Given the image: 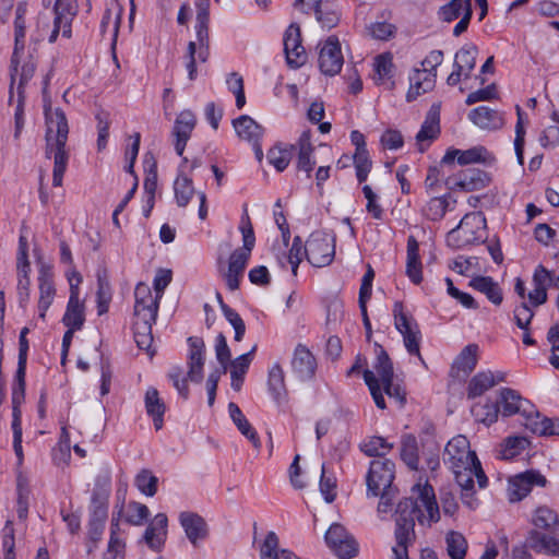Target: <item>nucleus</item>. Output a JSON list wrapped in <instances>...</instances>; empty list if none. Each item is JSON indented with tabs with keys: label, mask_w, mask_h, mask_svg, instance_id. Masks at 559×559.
Returning a JSON list of instances; mask_svg holds the SVG:
<instances>
[{
	"label": "nucleus",
	"mask_w": 559,
	"mask_h": 559,
	"mask_svg": "<svg viewBox=\"0 0 559 559\" xmlns=\"http://www.w3.org/2000/svg\"><path fill=\"white\" fill-rule=\"evenodd\" d=\"M443 462L453 472L455 480L462 489L463 502L472 509L475 508L474 477L479 488L487 486L488 478L476 453L471 450L469 441L465 436L459 435L447 443Z\"/></svg>",
	"instance_id": "f257e3e1"
},
{
	"label": "nucleus",
	"mask_w": 559,
	"mask_h": 559,
	"mask_svg": "<svg viewBox=\"0 0 559 559\" xmlns=\"http://www.w3.org/2000/svg\"><path fill=\"white\" fill-rule=\"evenodd\" d=\"M45 120V155L47 158H53L52 185L60 187L69 162V152L66 148L69 134L68 120L61 108L52 109L47 105Z\"/></svg>",
	"instance_id": "f03ea898"
},
{
	"label": "nucleus",
	"mask_w": 559,
	"mask_h": 559,
	"mask_svg": "<svg viewBox=\"0 0 559 559\" xmlns=\"http://www.w3.org/2000/svg\"><path fill=\"white\" fill-rule=\"evenodd\" d=\"M413 493L416 497L405 498L399 502L395 520L403 519L412 522L417 520L420 524L439 521L440 513L433 488L430 485L421 487L418 484L414 486Z\"/></svg>",
	"instance_id": "7ed1b4c3"
},
{
	"label": "nucleus",
	"mask_w": 559,
	"mask_h": 559,
	"mask_svg": "<svg viewBox=\"0 0 559 559\" xmlns=\"http://www.w3.org/2000/svg\"><path fill=\"white\" fill-rule=\"evenodd\" d=\"M26 11L27 4L20 2L16 7L14 19V50L11 58V86L19 80L16 93H19L20 88L24 91V85L33 78L36 68L35 63L28 60L24 61L21 69H19L21 55L24 52L25 48Z\"/></svg>",
	"instance_id": "20e7f679"
},
{
	"label": "nucleus",
	"mask_w": 559,
	"mask_h": 559,
	"mask_svg": "<svg viewBox=\"0 0 559 559\" xmlns=\"http://www.w3.org/2000/svg\"><path fill=\"white\" fill-rule=\"evenodd\" d=\"M189 355H188V372L187 377H182V368L180 366L173 367L168 372V378L173 381L174 386L178 393L187 399L189 395V388L187 381L201 383L203 380V367L205 362V344L203 338L191 336L188 338Z\"/></svg>",
	"instance_id": "39448f33"
},
{
	"label": "nucleus",
	"mask_w": 559,
	"mask_h": 559,
	"mask_svg": "<svg viewBox=\"0 0 559 559\" xmlns=\"http://www.w3.org/2000/svg\"><path fill=\"white\" fill-rule=\"evenodd\" d=\"M242 234L243 246L236 249L229 257L228 270L225 273L226 285L229 290L239 288V278L242 276L247 263L251 257V251L255 243V236L252 224L247 216L246 221L242 219L240 225Z\"/></svg>",
	"instance_id": "423d86ee"
},
{
	"label": "nucleus",
	"mask_w": 559,
	"mask_h": 559,
	"mask_svg": "<svg viewBox=\"0 0 559 559\" xmlns=\"http://www.w3.org/2000/svg\"><path fill=\"white\" fill-rule=\"evenodd\" d=\"M392 311L394 317V325L403 336L406 350L411 355H416L424 364L425 361L420 355L419 349L421 333L417 322L405 312L402 301H395Z\"/></svg>",
	"instance_id": "0eeeda50"
},
{
	"label": "nucleus",
	"mask_w": 559,
	"mask_h": 559,
	"mask_svg": "<svg viewBox=\"0 0 559 559\" xmlns=\"http://www.w3.org/2000/svg\"><path fill=\"white\" fill-rule=\"evenodd\" d=\"M485 217L481 213H467L460 221L459 225L447 235V243L453 249H461L480 239L478 230L485 225Z\"/></svg>",
	"instance_id": "6e6552de"
},
{
	"label": "nucleus",
	"mask_w": 559,
	"mask_h": 559,
	"mask_svg": "<svg viewBox=\"0 0 559 559\" xmlns=\"http://www.w3.org/2000/svg\"><path fill=\"white\" fill-rule=\"evenodd\" d=\"M395 464L389 459H377L371 461L367 474L368 495L377 497L381 490L394 489L392 487L395 477Z\"/></svg>",
	"instance_id": "1a4fd4ad"
},
{
	"label": "nucleus",
	"mask_w": 559,
	"mask_h": 559,
	"mask_svg": "<svg viewBox=\"0 0 559 559\" xmlns=\"http://www.w3.org/2000/svg\"><path fill=\"white\" fill-rule=\"evenodd\" d=\"M307 242L308 262L316 267L329 265L335 254L334 237L323 231L312 233Z\"/></svg>",
	"instance_id": "9d476101"
},
{
	"label": "nucleus",
	"mask_w": 559,
	"mask_h": 559,
	"mask_svg": "<svg viewBox=\"0 0 559 559\" xmlns=\"http://www.w3.org/2000/svg\"><path fill=\"white\" fill-rule=\"evenodd\" d=\"M325 543L340 559L354 558L358 552L356 539L338 523L329 527L325 533Z\"/></svg>",
	"instance_id": "9b49d317"
},
{
	"label": "nucleus",
	"mask_w": 559,
	"mask_h": 559,
	"mask_svg": "<svg viewBox=\"0 0 559 559\" xmlns=\"http://www.w3.org/2000/svg\"><path fill=\"white\" fill-rule=\"evenodd\" d=\"M490 180V176L486 171L478 168H467L449 176L445 179V185L450 190L473 192L486 188Z\"/></svg>",
	"instance_id": "f8f14e48"
},
{
	"label": "nucleus",
	"mask_w": 559,
	"mask_h": 559,
	"mask_svg": "<svg viewBox=\"0 0 559 559\" xmlns=\"http://www.w3.org/2000/svg\"><path fill=\"white\" fill-rule=\"evenodd\" d=\"M547 480L538 471L530 469L518 474L510 479L509 500L518 502L525 498L532 490L533 486L544 487Z\"/></svg>",
	"instance_id": "ddd939ff"
},
{
	"label": "nucleus",
	"mask_w": 559,
	"mask_h": 559,
	"mask_svg": "<svg viewBox=\"0 0 559 559\" xmlns=\"http://www.w3.org/2000/svg\"><path fill=\"white\" fill-rule=\"evenodd\" d=\"M78 13L76 0H56L53 29L49 36V41L55 43L59 32L62 36L71 37V24Z\"/></svg>",
	"instance_id": "4468645a"
},
{
	"label": "nucleus",
	"mask_w": 559,
	"mask_h": 559,
	"mask_svg": "<svg viewBox=\"0 0 559 559\" xmlns=\"http://www.w3.org/2000/svg\"><path fill=\"white\" fill-rule=\"evenodd\" d=\"M344 63L341 45L335 36H330L319 51V68L325 75H336Z\"/></svg>",
	"instance_id": "2eb2a0df"
},
{
	"label": "nucleus",
	"mask_w": 559,
	"mask_h": 559,
	"mask_svg": "<svg viewBox=\"0 0 559 559\" xmlns=\"http://www.w3.org/2000/svg\"><path fill=\"white\" fill-rule=\"evenodd\" d=\"M73 276L76 283L73 284L70 278V297L67 305L66 313L62 318V323L67 328H74L81 330L85 322L84 304L79 297V284L82 282V277L79 273H74Z\"/></svg>",
	"instance_id": "dca6fc26"
},
{
	"label": "nucleus",
	"mask_w": 559,
	"mask_h": 559,
	"mask_svg": "<svg viewBox=\"0 0 559 559\" xmlns=\"http://www.w3.org/2000/svg\"><path fill=\"white\" fill-rule=\"evenodd\" d=\"M179 522L187 538L194 547L209 535L207 524L198 513L183 511L179 514Z\"/></svg>",
	"instance_id": "f3484780"
},
{
	"label": "nucleus",
	"mask_w": 559,
	"mask_h": 559,
	"mask_svg": "<svg viewBox=\"0 0 559 559\" xmlns=\"http://www.w3.org/2000/svg\"><path fill=\"white\" fill-rule=\"evenodd\" d=\"M195 116L191 110H182L176 118L173 135L176 138L175 151L179 156H182L186 144L191 136L195 127Z\"/></svg>",
	"instance_id": "a211bd4d"
},
{
	"label": "nucleus",
	"mask_w": 559,
	"mask_h": 559,
	"mask_svg": "<svg viewBox=\"0 0 559 559\" xmlns=\"http://www.w3.org/2000/svg\"><path fill=\"white\" fill-rule=\"evenodd\" d=\"M168 519L165 513H158L146 527L143 540L153 551H160L167 537Z\"/></svg>",
	"instance_id": "6ab92c4d"
},
{
	"label": "nucleus",
	"mask_w": 559,
	"mask_h": 559,
	"mask_svg": "<svg viewBox=\"0 0 559 559\" xmlns=\"http://www.w3.org/2000/svg\"><path fill=\"white\" fill-rule=\"evenodd\" d=\"M39 300L38 310L39 318L45 319L46 312L50 307L56 289L53 285V273L50 266L43 265L38 275Z\"/></svg>",
	"instance_id": "aec40b11"
},
{
	"label": "nucleus",
	"mask_w": 559,
	"mask_h": 559,
	"mask_svg": "<svg viewBox=\"0 0 559 559\" xmlns=\"http://www.w3.org/2000/svg\"><path fill=\"white\" fill-rule=\"evenodd\" d=\"M292 367L301 380H309L314 376L317 361L312 353L302 344L295 348Z\"/></svg>",
	"instance_id": "412c9836"
},
{
	"label": "nucleus",
	"mask_w": 559,
	"mask_h": 559,
	"mask_svg": "<svg viewBox=\"0 0 559 559\" xmlns=\"http://www.w3.org/2000/svg\"><path fill=\"white\" fill-rule=\"evenodd\" d=\"M487 150L484 146H475L466 151L450 148L441 159V166H450L456 159L460 165L486 162Z\"/></svg>",
	"instance_id": "4be33fe9"
},
{
	"label": "nucleus",
	"mask_w": 559,
	"mask_h": 559,
	"mask_svg": "<svg viewBox=\"0 0 559 559\" xmlns=\"http://www.w3.org/2000/svg\"><path fill=\"white\" fill-rule=\"evenodd\" d=\"M468 118L473 123L486 130H499L504 126L501 112L487 106H479L471 110Z\"/></svg>",
	"instance_id": "5701e85b"
},
{
	"label": "nucleus",
	"mask_w": 559,
	"mask_h": 559,
	"mask_svg": "<svg viewBox=\"0 0 559 559\" xmlns=\"http://www.w3.org/2000/svg\"><path fill=\"white\" fill-rule=\"evenodd\" d=\"M296 148H298L297 169L305 171L307 176L310 177L316 166V160L312 156L314 146L311 143V132L309 130L300 134L295 145V150Z\"/></svg>",
	"instance_id": "b1692460"
},
{
	"label": "nucleus",
	"mask_w": 559,
	"mask_h": 559,
	"mask_svg": "<svg viewBox=\"0 0 559 559\" xmlns=\"http://www.w3.org/2000/svg\"><path fill=\"white\" fill-rule=\"evenodd\" d=\"M440 133V106L432 105L426 115L425 121L421 124L419 132L416 135V140L419 145V150L423 152V142L437 139Z\"/></svg>",
	"instance_id": "393cba45"
},
{
	"label": "nucleus",
	"mask_w": 559,
	"mask_h": 559,
	"mask_svg": "<svg viewBox=\"0 0 559 559\" xmlns=\"http://www.w3.org/2000/svg\"><path fill=\"white\" fill-rule=\"evenodd\" d=\"M437 73L415 69L409 78L411 87L406 98L408 102L416 99L420 94L427 93L435 87Z\"/></svg>",
	"instance_id": "a878e982"
},
{
	"label": "nucleus",
	"mask_w": 559,
	"mask_h": 559,
	"mask_svg": "<svg viewBox=\"0 0 559 559\" xmlns=\"http://www.w3.org/2000/svg\"><path fill=\"white\" fill-rule=\"evenodd\" d=\"M498 405L502 407V415L506 417L512 416L518 413H522L526 415V409L523 407L524 403H528L525 401L518 391L503 388L499 392V401Z\"/></svg>",
	"instance_id": "bb28decb"
},
{
	"label": "nucleus",
	"mask_w": 559,
	"mask_h": 559,
	"mask_svg": "<svg viewBox=\"0 0 559 559\" xmlns=\"http://www.w3.org/2000/svg\"><path fill=\"white\" fill-rule=\"evenodd\" d=\"M406 274L414 284L423 281L419 243L412 235L407 238Z\"/></svg>",
	"instance_id": "cd10ccee"
},
{
	"label": "nucleus",
	"mask_w": 559,
	"mask_h": 559,
	"mask_svg": "<svg viewBox=\"0 0 559 559\" xmlns=\"http://www.w3.org/2000/svg\"><path fill=\"white\" fill-rule=\"evenodd\" d=\"M257 350V345H254L250 352L240 355L236 359H234L231 362H229L230 367V378H231V388L235 391H240L241 386L243 384L245 374L247 373L250 364L253 359V355Z\"/></svg>",
	"instance_id": "c85d7f7f"
},
{
	"label": "nucleus",
	"mask_w": 559,
	"mask_h": 559,
	"mask_svg": "<svg viewBox=\"0 0 559 559\" xmlns=\"http://www.w3.org/2000/svg\"><path fill=\"white\" fill-rule=\"evenodd\" d=\"M144 404L147 415L153 419L155 429H162L164 425V414L166 406L155 388L147 389L144 397Z\"/></svg>",
	"instance_id": "c756f323"
},
{
	"label": "nucleus",
	"mask_w": 559,
	"mask_h": 559,
	"mask_svg": "<svg viewBox=\"0 0 559 559\" xmlns=\"http://www.w3.org/2000/svg\"><path fill=\"white\" fill-rule=\"evenodd\" d=\"M233 124L238 136L250 143H255L257 141H260L264 133L263 127L247 115L240 116L237 119H235L233 121Z\"/></svg>",
	"instance_id": "7c9ffc66"
},
{
	"label": "nucleus",
	"mask_w": 559,
	"mask_h": 559,
	"mask_svg": "<svg viewBox=\"0 0 559 559\" xmlns=\"http://www.w3.org/2000/svg\"><path fill=\"white\" fill-rule=\"evenodd\" d=\"M469 286L486 295L489 301L493 305L499 306L503 300L502 290L497 282L490 276H475L471 280Z\"/></svg>",
	"instance_id": "2f4dec72"
},
{
	"label": "nucleus",
	"mask_w": 559,
	"mask_h": 559,
	"mask_svg": "<svg viewBox=\"0 0 559 559\" xmlns=\"http://www.w3.org/2000/svg\"><path fill=\"white\" fill-rule=\"evenodd\" d=\"M394 536L396 546L392 548L393 555L395 556V551L402 549L408 551V547L415 543L416 538L415 522L403 521V519L395 520Z\"/></svg>",
	"instance_id": "473e14b6"
},
{
	"label": "nucleus",
	"mask_w": 559,
	"mask_h": 559,
	"mask_svg": "<svg viewBox=\"0 0 559 559\" xmlns=\"http://www.w3.org/2000/svg\"><path fill=\"white\" fill-rule=\"evenodd\" d=\"M527 543L532 549L537 552L559 556V539L545 535L536 530L528 532Z\"/></svg>",
	"instance_id": "72a5a7b5"
},
{
	"label": "nucleus",
	"mask_w": 559,
	"mask_h": 559,
	"mask_svg": "<svg viewBox=\"0 0 559 559\" xmlns=\"http://www.w3.org/2000/svg\"><path fill=\"white\" fill-rule=\"evenodd\" d=\"M313 12L317 21L326 29L335 27L341 19L338 5L333 0H324V2L319 3Z\"/></svg>",
	"instance_id": "f704fd0d"
},
{
	"label": "nucleus",
	"mask_w": 559,
	"mask_h": 559,
	"mask_svg": "<svg viewBox=\"0 0 559 559\" xmlns=\"http://www.w3.org/2000/svg\"><path fill=\"white\" fill-rule=\"evenodd\" d=\"M496 385L495 376L491 370L479 371L473 376L467 385V397L475 399Z\"/></svg>",
	"instance_id": "c9c22d12"
},
{
	"label": "nucleus",
	"mask_w": 559,
	"mask_h": 559,
	"mask_svg": "<svg viewBox=\"0 0 559 559\" xmlns=\"http://www.w3.org/2000/svg\"><path fill=\"white\" fill-rule=\"evenodd\" d=\"M228 411H229L230 418L233 419L234 424L237 426L238 430L252 442L254 448H259L260 441H259L258 435H257L255 430L252 428V426L250 425V423L247 420L245 415L242 414L239 406L236 403L230 402L228 404Z\"/></svg>",
	"instance_id": "e433bc0d"
},
{
	"label": "nucleus",
	"mask_w": 559,
	"mask_h": 559,
	"mask_svg": "<svg viewBox=\"0 0 559 559\" xmlns=\"http://www.w3.org/2000/svg\"><path fill=\"white\" fill-rule=\"evenodd\" d=\"M134 312H144L145 310H153L156 308L158 311L159 308V299L157 296L153 298L151 288L145 283H139L134 289Z\"/></svg>",
	"instance_id": "4c0bfd02"
},
{
	"label": "nucleus",
	"mask_w": 559,
	"mask_h": 559,
	"mask_svg": "<svg viewBox=\"0 0 559 559\" xmlns=\"http://www.w3.org/2000/svg\"><path fill=\"white\" fill-rule=\"evenodd\" d=\"M304 258L308 260L307 242L304 245L301 238L296 236L293 240L288 254L283 259H278V261L283 267L286 266V262L289 263L292 265L293 274L297 275L298 266Z\"/></svg>",
	"instance_id": "58836bf2"
},
{
	"label": "nucleus",
	"mask_w": 559,
	"mask_h": 559,
	"mask_svg": "<svg viewBox=\"0 0 559 559\" xmlns=\"http://www.w3.org/2000/svg\"><path fill=\"white\" fill-rule=\"evenodd\" d=\"M478 350L479 347L477 344L466 345L455 358L453 368H456L459 371H463L466 374L471 373L477 366Z\"/></svg>",
	"instance_id": "ea45409f"
},
{
	"label": "nucleus",
	"mask_w": 559,
	"mask_h": 559,
	"mask_svg": "<svg viewBox=\"0 0 559 559\" xmlns=\"http://www.w3.org/2000/svg\"><path fill=\"white\" fill-rule=\"evenodd\" d=\"M477 48L474 45H464L454 57L453 68H462L465 80L472 74L476 66Z\"/></svg>",
	"instance_id": "a19ab883"
},
{
	"label": "nucleus",
	"mask_w": 559,
	"mask_h": 559,
	"mask_svg": "<svg viewBox=\"0 0 559 559\" xmlns=\"http://www.w3.org/2000/svg\"><path fill=\"white\" fill-rule=\"evenodd\" d=\"M294 151L295 145H275L269 150L267 160L277 171H283L289 165Z\"/></svg>",
	"instance_id": "79ce46f5"
},
{
	"label": "nucleus",
	"mask_w": 559,
	"mask_h": 559,
	"mask_svg": "<svg viewBox=\"0 0 559 559\" xmlns=\"http://www.w3.org/2000/svg\"><path fill=\"white\" fill-rule=\"evenodd\" d=\"M267 385L271 394L276 402H281L286 397V388L284 381V371L280 364H274L269 371Z\"/></svg>",
	"instance_id": "37998d69"
},
{
	"label": "nucleus",
	"mask_w": 559,
	"mask_h": 559,
	"mask_svg": "<svg viewBox=\"0 0 559 559\" xmlns=\"http://www.w3.org/2000/svg\"><path fill=\"white\" fill-rule=\"evenodd\" d=\"M447 552L451 559H465L467 540L463 534L450 531L445 535Z\"/></svg>",
	"instance_id": "c03bdc74"
},
{
	"label": "nucleus",
	"mask_w": 559,
	"mask_h": 559,
	"mask_svg": "<svg viewBox=\"0 0 559 559\" xmlns=\"http://www.w3.org/2000/svg\"><path fill=\"white\" fill-rule=\"evenodd\" d=\"M97 312L102 316L108 311L111 300L110 285L105 271L97 273Z\"/></svg>",
	"instance_id": "a18cd8bd"
},
{
	"label": "nucleus",
	"mask_w": 559,
	"mask_h": 559,
	"mask_svg": "<svg viewBox=\"0 0 559 559\" xmlns=\"http://www.w3.org/2000/svg\"><path fill=\"white\" fill-rule=\"evenodd\" d=\"M174 191L177 204L186 206L194 194L192 180L186 175H178L174 182Z\"/></svg>",
	"instance_id": "49530a36"
},
{
	"label": "nucleus",
	"mask_w": 559,
	"mask_h": 559,
	"mask_svg": "<svg viewBox=\"0 0 559 559\" xmlns=\"http://www.w3.org/2000/svg\"><path fill=\"white\" fill-rule=\"evenodd\" d=\"M450 207L448 197H432L423 209V214L430 221H440Z\"/></svg>",
	"instance_id": "de8ad7c7"
},
{
	"label": "nucleus",
	"mask_w": 559,
	"mask_h": 559,
	"mask_svg": "<svg viewBox=\"0 0 559 559\" xmlns=\"http://www.w3.org/2000/svg\"><path fill=\"white\" fill-rule=\"evenodd\" d=\"M361 451L368 456H384L393 449V444L389 443L382 437H371L360 445Z\"/></svg>",
	"instance_id": "09e8293b"
},
{
	"label": "nucleus",
	"mask_w": 559,
	"mask_h": 559,
	"mask_svg": "<svg viewBox=\"0 0 559 559\" xmlns=\"http://www.w3.org/2000/svg\"><path fill=\"white\" fill-rule=\"evenodd\" d=\"M500 407L498 403L487 402L485 404H475L472 406V414L476 420L485 425H491L497 421Z\"/></svg>",
	"instance_id": "8fccbe9b"
},
{
	"label": "nucleus",
	"mask_w": 559,
	"mask_h": 559,
	"mask_svg": "<svg viewBox=\"0 0 559 559\" xmlns=\"http://www.w3.org/2000/svg\"><path fill=\"white\" fill-rule=\"evenodd\" d=\"M393 62L390 53H382L374 59L376 83L384 84L393 76Z\"/></svg>",
	"instance_id": "3c124183"
},
{
	"label": "nucleus",
	"mask_w": 559,
	"mask_h": 559,
	"mask_svg": "<svg viewBox=\"0 0 559 559\" xmlns=\"http://www.w3.org/2000/svg\"><path fill=\"white\" fill-rule=\"evenodd\" d=\"M108 516V493L93 491L90 520L106 523Z\"/></svg>",
	"instance_id": "603ef678"
},
{
	"label": "nucleus",
	"mask_w": 559,
	"mask_h": 559,
	"mask_svg": "<svg viewBox=\"0 0 559 559\" xmlns=\"http://www.w3.org/2000/svg\"><path fill=\"white\" fill-rule=\"evenodd\" d=\"M218 299L224 317L235 330V341L240 342L246 332V324L243 320L236 310L224 304L219 295Z\"/></svg>",
	"instance_id": "864d4df0"
},
{
	"label": "nucleus",
	"mask_w": 559,
	"mask_h": 559,
	"mask_svg": "<svg viewBox=\"0 0 559 559\" xmlns=\"http://www.w3.org/2000/svg\"><path fill=\"white\" fill-rule=\"evenodd\" d=\"M158 478L150 469H142L134 479L136 488L145 496L153 497L157 491Z\"/></svg>",
	"instance_id": "5fc2aeb1"
},
{
	"label": "nucleus",
	"mask_w": 559,
	"mask_h": 559,
	"mask_svg": "<svg viewBox=\"0 0 559 559\" xmlns=\"http://www.w3.org/2000/svg\"><path fill=\"white\" fill-rule=\"evenodd\" d=\"M95 119L97 121V150L103 151L107 145V140L109 136V128H110V114L104 109H99L95 114Z\"/></svg>",
	"instance_id": "6e6d98bb"
},
{
	"label": "nucleus",
	"mask_w": 559,
	"mask_h": 559,
	"mask_svg": "<svg viewBox=\"0 0 559 559\" xmlns=\"http://www.w3.org/2000/svg\"><path fill=\"white\" fill-rule=\"evenodd\" d=\"M532 523L542 530H549L552 526L557 527L558 515L548 507H538L534 512Z\"/></svg>",
	"instance_id": "4d7b16f0"
},
{
	"label": "nucleus",
	"mask_w": 559,
	"mask_h": 559,
	"mask_svg": "<svg viewBox=\"0 0 559 559\" xmlns=\"http://www.w3.org/2000/svg\"><path fill=\"white\" fill-rule=\"evenodd\" d=\"M380 350L377 355V361L374 364V369L380 379L379 382H388L390 379H393V365L388 355V353L379 346Z\"/></svg>",
	"instance_id": "13d9d810"
},
{
	"label": "nucleus",
	"mask_w": 559,
	"mask_h": 559,
	"mask_svg": "<svg viewBox=\"0 0 559 559\" xmlns=\"http://www.w3.org/2000/svg\"><path fill=\"white\" fill-rule=\"evenodd\" d=\"M156 308H153V310H145L144 312H134V335L141 334V333H151L152 332V325L156 321L157 317Z\"/></svg>",
	"instance_id": "bf43d9fd"
},
{
	"label": "nucleus",
	"mask_w": 559,
	"mask_h": 559,
	"mask_svg": "<svg viewBox=\"0 0 559 559\" xmlns=\"http://www.w3.org/2000/svg\"><path fill=\"white\" fill-rule=\"evenodd\" d=\"M362 376H364V380H365L366 384L369 388V391L372 395V399H373L376 405L380 409H384L385 401H384V397L382 394L381 384H380L378 378L376 377L374 372L369 369H365L362 372Z\"/></svg>",
	"instance_id": "052dcab7"
},
{
	"label": "nucleus",
	"mask_w": 559,
	"mask_h": 559,
	"mask_svg": "<svg viewBox=\"0 0 559 559\" xmlns=\"http://www.w3.org/2000/svg\"><path fill=\"white\" fill-rule=\"evenodd\" d=\"M526 443L527 440L523 437H508L501 445V459H513L525 449Z\"/></svg>",
	"instance_id": "680f3d73"
},
{
	"label": "nucleus",
	"mask_w": 559,
	"mask_h": 559,
	"mask_svg": "<svg viewBox=\"0 0 559 559\" xmlns=\"http://www.w3.org/2000/svg\"><path fill=\"white\" fill-rule=\"evenodd\" d=\"M127 510L126 522L131 525L140 526L150 516L148 508L136 501L129 502Z\"/></svg>",
	"instance_id": "e2e57ef3"
},
{
	"label": "nucleus",
	"mask_w": 559,
	"mask_h": 559,
	"mask_svg": "<svg viewBox=\"0 0 559 559\" xmlns=\"http://www.w3.org/2000/svg\"><path fill=\"white\" fill-rule=\"evenodd\" d=\"M354 166L356 169V177L358 182L361 183L366 181L372 166V162L369 157L368 151L355 152Z\"/></svg>",
	"instance_id": "0e129e2a"
},
{
	"label": "nucleus",
	"mask_w": 559,
	"mask_h": 559,
	"mask_svg": "<svg viewBox=\"0 0 559 559\" xmlns=\"http://www.w3.org/2000/svg\"><path fill=\"white\" fill-rule=\"evenodd\" d=\"M278 537L274 532H269L261 548V559H282L281 551H278Z\"/></svg>",
	"instance_id": "69168bd1"
},
{
	"label": "nucleus",
	"mask_w": 559,
	"mask_h": 559,
	"mask_svg": "<svg viewBox=\"0 0 559 559\" xmlns=\"http://www.w3.org/2000/svg\"><path fill=\"white\" fill-rule=\"evenodd\" d=\"M300 27L296 23H292L284 34V51L285 55H293L295 48H301Z\"/></svg>",
	"instance_id": "338daca9"
},
{
	"label": "nucleus",
	"mask_w": 559,
	"mask_h": 559,
	"mask_svg": "<svg viewBox=\"0 0 559 559\" xmlns=\"http://www.w3.org/2000/svg\"><path fill=\"white\" fill-rule=\"evenodd\" d=\"M462 11L465 12V0H451L440 8L438 15L444 22H452L461 15Z\"/></svg>",
	"instance_id": "774afa93"
}]
</instances>
